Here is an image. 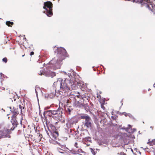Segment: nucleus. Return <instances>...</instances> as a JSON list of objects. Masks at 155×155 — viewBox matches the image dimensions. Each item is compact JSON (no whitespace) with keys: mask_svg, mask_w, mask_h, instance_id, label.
Returning a JSON list of instances; mask_svg holds the SVG:
<instances>
[{"mask_svg":"<svg viewBox=\"0 0 155 155\" xmlns=\"http://www.w3.org/2000/svg\"><path fill=\"white\" fill-rule=\"evenodd\" d=\"M57 49L54 51L55 53H57L56 56L51 60L49 64H47L46 71L41 70L40 73H38L39 75L43 74L47 77L52 78L55 75V73L51 70L60 68L62 64L63 60L65 57L67 56L68 54L65 49L63 48H57Z\"/></svg>","mask_w":155,"mask_h":155,"instance_id":"1","label":"nucleus"},{"mask_svg":"<svg viewBox=\"0 0 155 155\" xmlns=\"http://www.w3.org/2000/svg\"><path fill=\"white\" fill-rule=\"evenodd\" d=\"M53 85L59 87L60 91L62 93H65L68 91L75 89L76 88L73 81L67 79L63 82L62 79L59 78L58 79L57 81L54 82Z\"/></svg>","mask_w":155,"mask_h":155,"instance_id":"2","label":"nucleus"},{"mask_svg":"<svg viewBox=\"0 0 155 155\" xmlns=\"http://www.w3.org/2000/svg\"><path fill=\"white\" fill-rule=\"evenodd\" d=\"M52 4L50 1L44 3L43 8L45 9V11L43 12L46 14L48 16L51 17L53 15L52 11Z\"/></svg>","mask_w":155,"mask_h":155,"instance_id":"3","label":"nucleus"},{"mask_svg":"<svg viewBox=\"0 0 155 155\" xmlns=\"http://www.w3.org/2000/svg\"><path fill=\"white\" fill-rule=\"evenodd\" d=\"M76 122L74 118H71L68 120L67 123L66 124V126L68 128L72 127L73 125L75 124Z\"/></svg>","mask_w":155,"mask_h":155,"instance_id":"4","label":"nucleus"},{"mask_svg":"<svg viewBox=\"0 0 155 155\" xmlns=\"http://www.w3.org/2000/svg\"><path fill=\"white\" fill-rule=\"evenodd\" d=\"M10 130L8 129H5L3 130L2 132V134H1L2 132H0V135L2 138H4L5 137H10L9 136V134L10 133Z\"/></svg>","mask_w":155,"mask_h":155,"instance_id":"5","label":"nucleus"},{"mask_svg":"<svg viewBox=\"0 0 155 155\" xmlns=\"http://www.w3.org/2000/svg\"><path fill=\"white\" fill-rule=\"evenodd\" d=\"M16 117L15 116V115L12 116V117L11 122L13 126L14 127L13 129L15 127H16L17 126V125L18 124V123L17 121Z\"/></svg>","mask_w":155,"mask_h":155,"instance_id":"6","label":"nucleus"},{"mask_svg":"<svg viewBox=\"0 0 155 155\" xmlns=\"http://www.w3.org/2000/svg\"><path fill=\"white\" fill-rule=\"evenodd\" d=\"M91 119L90 118L88 119L85 120L84 126L87 127V128H90L91 127Z\"/></svg>","mask_w":155,"mask_h":155,"instance_id":"7","label":"nucleus"},{"mask_svg":"<svg viewBox=\"0 0 155 155\" xmlns=\"http://www.w3.org/2000/svg\"><path fill=\"white\" fill-rule=\"evenodd\" d=\"M68 98L66 97H64L61 99V102L64 105H67L68 104Z\"/></svg>","mask_w":155,"mask_h":155,"instance_id":"8","label":"nucleus"},{"mask_svg":"<svg viewBox=\"0 0 155 155\" xmlns=\"http://www.w3.org/2000/svg\"><path fill=\"white\" fill-rule=\"evenodd\" d=\"M19 108L20 109L21 114H22V112L25 111V108L24 105L22 104L21 105H19Z\"/></svg>","mask_w":155,"mask_h":155,"instance_id":"9","label":"nucleus"},{"mask_svg":"<svg viewBox=\"0 0 155 155\" xmlns=\"http://www.w3.org/2000/svg\"><path fill=\"white\" fill-rule=\"evenodd\" d=\"M51 112H52L51 114H52V115H55V117L58 116L60 114L59 111L58 110H52V111H51Z\"/></svg>","mask_w":155,"mask_h":155,"instance_id":"10","label":"nucleus"},{"mask_svg":"<svg viewBox=\"0 0 155 155\" xmlns=\"http://www.w3.org/2000/svg\"><path fill=\"white\" fill-rule=\"evenodd\" d=\"M13 109L14 110L13 112V115L12 116L15 115V116L16 117V115L19 114V111L18 110V109H15L14 107Z\"/></svg>","mask_w":155,"mask_h":155,"instance_id":"11","label":"nucleus"},{"mask_svg":"<svg viewBox=\"0 0 155 155\" xmlns=\"http://www.w3.org/2000/svg\"><path fill=\"white\" fill-rule=\"evenodd\" d=\"M81 118L82 119H84L85 120H86L90 118V117L88 115H83L81 116Z\"/></svg>","mask_w":155,"mask_h":155,"instance_id":"12","label":"nucleus"},{"mask_svg":"<svg viewBox=\"0 0 155 155\" xmlns=\"http://www.w3.org/2000/svg\"><path fill=\"white\" fill-rule=\"evenodd\" d=\"M52 111V110H49L47 111H45L44 112V114H47L49 116H51L52 115V114H51L52 112H51Z\"/></svg>","mask_w":155,"mask_h":155,"instance_id":"13","label":"nucleus"},{"mask_svg":"<svg viewBox=\"0 0 155 155\" xmlns=\"http://www.w3.org/2000/svg\"><path fill=\"white\" fill-rule=\"evenodd\" d=\"M83 106L84 107L86 111L89 110L90 108L87 104H84Z\"/></svg>","mask_w":155,"mask_h":155,"instance_id":"14","label":"nucleus"},{"mask_svg":"<svg viewBox=\"0 0 155 155\" xmlns=\"http://www.w3.org/2000/svg\"><path fill=\"white\" fill-rule=\"evenodd\" d=\"M35 93L37 95V98H38V92H42L41 90L40 89V88L38 87L36 88L35 87Z\"/></svg>","mask_w":155,"mask_h":155,"instance_id":"15","label":"nucleus"},{"mask_svg":"<svg viewBox=\"0 0 155 155\" xmlns=\"http://www.w3.org/2000/svg\"><path fill=\"white\" fill-rule=\"evenodd\" d=\"M72 108L71 107H67L66 109V111L68 112V114H70L71 111L72 110Z\"/></svg>","mask_w":155,"mask_h":155,"instance_id":"16","label":"nucleus"},{"mask_svg":"<svg viewBox=\"0 0 155 155\" xmlns=\"http://www.w3.org/2000/svg\"><path fill=\"white\" fill-rule=\"evenodd\" d=\"M148 143L152 146L153 145H155V139L151 141L148 142Z\"/></svg>","mask_w":155,"mask_h":155,"instance_id":"17","label":"nucleus"},{"mask_svg":"<svg viewBox=\"0 0 155 155\" xmlns=\"http://www.w3.org/2000/svg\"><path fill=\"white\" fill-rule=\"evenodd\" d=\"M52 143L54 144H58V145L60 146H61V148H63V147H64L63 145H62L60 144V143L57 142H54L53 143Z\"/></svg>","mask_w":155,"mask_h":155,"instance_id":"18","label":"nucleus"},{"mask_svg":"<svg viewBox=\"0 0 155 155\" xmlns=\"http://www.w3.org/2000/svg\"><path fill=\"white\" fill-rule=\"evenodd\" d=\"M6 24L8 26H10V25H12L13 24V23L12 22H10V21H7L6 22Z\"/></svg>","mask_w":155,"mask_h":155,"instance_id":"19","label":"nucleus"},{"mask_svg":"<svg viewBox=\"0 0 155 155\" xmlns=\"http://www.w3.org/2000/svg\"><path fill=\"white\" fill-rule=\"evenodd\" d=\"M124 115L126 117L128 116L131 118H133L134 117L133 116L130 114L125 113Z\"/></svg>","mask_w":155,"mask_h":155,"instance_id":"20","label":"nucleus"},{"mask_svg":"<svg viewBox=\"0 0 155 155\" xmlns=\"http://www.w3.org/2000/svg\"><path fill=\"white\" fill-rule=\"evenodd\" d=\"M91 152L93 154V155H95V154L96 153V152L92 148H90V149Z\"/></svg>","mask_w":155,"mask_h":155,"instance_id":"21","label":"nucleus"},{"mask_svg":"<svg viewBox=\"0 0 155 155\" xmlns=\"http://www.w3.org/2000/svg\"><path fill=\"white\" fill-rule=\"evenodd\" d=\"M53 134L55 136V138H56V137H57L58 136L59 134L58 132L55 131L54 132Z\"/></svg>","mask_w":155,"mask_h":155,"instance_id":"22","label":"nucleus"},{"mask_svg":"<svg viewBox=\"0 0 155 155\" xmlns=\"http://www.w3.org/2000/svg\"><path fill=\"white\" fill-rule=\"evenodd\" d=\"M63 72H64V74H65L67 76H68V77H70V76H71V74L70 73L66 72L65 71H63Z\"/></svg>","mask_w":155,"mask_h":155,"instance_id":"23","label":"nucleus"},{"mask_svg":"<svg viewBox=\"0 0 155 155\" xmlns=\"http://www.w3.org/2000/svg\"><path fill=\"white\" fill-rule=\"evenodd\" d=\"M57 149L58 150V151H59V152H60V153H63V150L62 149H60V148H57Z\"/></svg>","mask_w":155,"mask_h":155,"instance_id":"24","label":"nucleus"},{"mask_svg":"<svg viewBox=\"0 0 155 155\" xmlns=\"http://www.w3.org/2000/svg\"><path fill=\"white\" fill-rule=\"evenodd\" d=\"M71 153L74 154L77 153L76 151H74L73 150H71Z\"/></svg>","mask_w":155,"mask_h":155,"instance_id":"25","label":"nucleus"},{"mask_svg":"<svg viewBox=\"0 0 155 155\" xmlns=\"http://www.w3.org/2000/svg\"><path fill=\"white\" fill-rule=\"evenodd\" d=\"M77 152L82 153H85L84 152L82 151V150L81 149H78V150L77 151Z\"/></svg>","mask_w":155,"mask_h":155,"instance_id":"26","label":"nucleus"},{"mask_svg":"<svg viewBox=\"0 0 155 155\" xmlns=\"http://www.w3.org/2000/svg\"><path fill=\"white\" fill-rule=\"evenodd\" d=\"M2 61L5 63H6L7 61V58H5L2 59Z\"/></svg>","mask_w":155,"mask_h":155,"instance_id":"27","label":"nucleus"},{"mask_svg":"<svg viewBox=\"0 0 155 155\" xmlns=\"http://www.w3.org/2000/svg\"><path fill=\"white\" fill-rule=\"evenodd\" d=\"M38 136H39V137H40V139H41L42 137V135L40 134L39 133H38Z\"/></svg>","mask_w":155,"mask_h":155,"instance_id":"28","label":"nucleus"},{"mask_svg":"<svg viewBox=\"0 0 155 155\" xmlns=\"http://www.w3.org/2000/svg\"><path fill=\"white\" fill-rule=\"evenodd\" d=\"M0 75L1 76L0 77V78L2 79L3 77V76H4V74H3L2 73H0Z\"/></svg>","mask_w":155,"mask_h":155,"instance_id":"29","label":"nucleus"},{"mask_svg":"<svg viewBox=\"0 0 155 155\" xmlns=\"http://www.w3.org/2000/svg\"><path fill=\"white\" fill-rule=\"evenodd\" d=\"M44 127L45 128V129L46 130V133L48 135V136H49V133H48V132L47 131V130H46V127H45V124H44Z\"/></svg>","mask_w":155,"mask_h":155,"instance_id":"30","label":"nucleus"},{"mask_svg":"<svg viewBox=\"0 0 155 155\" xmlns=\"http://www.w3.org/2000/svg\"><path fill=\"white\" fill-rule=\"evenodd\" d=\"M74 145V146L76 148L79 147L78 146V143L76 142L75 143Z\"/></svg>","mask_w":155,"mask_h":155,"instance_id":"31","label":"nucleus"},{"mask_svg":"<svg viewBox=\"0 0 155 155\" xmlns=\"http://www.w3.org/2000/svg\"><path fill=\"white\" fill-rule=\"evenodd\" d=\"M81 97V96L79 95H77V96L76 97V101H77L76 97L77 98H80Z\"/></svg>","mask_w":155,"mask_h":155,"instance_id":"32","label":"nucleus"},{"mask_svg":"<svg viewBox=\"0 0 155 155\" xmlns=\"http://www.w3.org/2000/svg\"><path fill=\"white\" fill-rule=\"evenodd\" d=\"M101 107L104 110L105 107H104V105L103 104H101Z\"/></svg>","mask_w":155,"mask_h":155,"instance_id":"33","label":"nucleus"},{"mask_svg":"<svg viewBox=\"0 0 155 155\" xmlns=\"http://www.w3.org/2000/svg\"><path fill=\"white\" fill-rule=\"evenodd\" d=\"M34 54V52L33 51H32L30 53V55L31 56L33 55Z\"/></svg>","mask_w":155,"mask_h":155,"instance_id":"34","label":"nucleus"},{"mask_svg":"<svg viewBox=\"0 0 155 155\" xmlns=\"http://www.w3.org/2000/svg\"><path fill=\"white\" fill-rule=\"evenodd\" d=\"M45 124H46V126H47V127L48 128V124H47V121L46 120Z\"/></svg>","mask_w":155,"mask_h":155,"instance_id":"35","label":"nucleus"},{"mask_svg":"<svg viewBox=\"0 0 155 155\" xmlns=\"http://www.w3.org/2000/svg\"><path fill=\"white\" fill-rule=\"evenodd\" d=\"M122 129H125L126 130H127V128H125L124 127H123L121 128Z\"/></svg>","mask_w":155,"mask_h":155,"instance_id":"36","label":"nucleus"},{"mask_svg":"<svg viewBox=\"0 0 155 155\" xmlns=\"http://www.w3.org/2000/svg\"><path fill=\"white\" fill-rule=\"evenodd\" d=\"M65 149H68V150H69V151H68V152L71 153V150H70L69 149H68V148H65Z\"/></svg>","mask_w":155,"mask_h":155,"instance_id":"37","label":"nucleus"},{"mask_svg":"<svg viewBox=\"0 0 155 155\" xmlns=\"http://www.w3.org/2000/svg\"><path fill=\"white\" fill-rule=\"evenodd\" d=\"M119 155H126L124 153H121Z\"/></svg>","mask_w":155,"mask_h":155,"instance_id":"38","label":"nucleus"},{"mask_svg":"<svg viewBox=\"0 0 155 155\" xmlns=\"http://www.w3.org/2000/svg\"><path fill=\"white\" fill-rule=\"evenodd\" d=\"M58 122H55L54 124V125H55V126H56V124H57L58 123Z\"/></svg>","mask_w":155,"mask_h":155,"instance_id":"39","label":"nucleus"},{"mask_svg":"<svg viewBox=\"0 0 155 155\" xmlns=\"http://www.w3.org/2000/svg\"><path fill=\"white\" fill-rule=\"evenodd\" d=\"M128 126H129V127H130V128H131V126L129 124V125H128Z\"/></svg>","mask_w":155,"mask_h":155,"instance_id":"40","label":"nucleus"},{"mask_svg":"<svg viewBox=\"0 0 155 155\" xmlns=\"http://www.w3.org/2000/svg\"><path fill=\"white\" fill-rule=\"evenodd\" d=\"M153 87H154L155 88V83H154V84H153Z\"/></svg>","mask_w":155,"mask_h":155,"instance_id":"41","label":"nucleus"},{"mask_svg":"<svg viewBox=\"0 0 155 155\" xmlns=\"http://www.w3.org/2000/svg\"><path fill=\"white\" fill-rule=\"evenodd\" d=\"M22 120H21V121H20V124H22V121H21Z\"/></svg>","mask_w":155,"mask_h":155,"instance_id":"42","label":"nucleus"},{"mask_svg":"<svg viewBox=\"0 0 155 155\" xmlns=\"http://www.w3.org/2000/svg\"><path fill=\"white\" fill-rule=\"evenodd\" d=\"M146 6H147L148 7H149V6L148 5H146Z\"/></svg>","mask_w":155,"mask_h":155,"instance_id":"43","label":"nucleus"},{"mask_svg":"<svg viewBox=\"0 0 155 155\" xmlns=\"http://www.w3.org/2000/svg\"><path fill=\"white\" fill-rule=\"evenodd\" d=\"M8 107L10 108V109H11V107Z\"/></svg>","mask_w":155,"mask_h":155,"instance_id":"44","label":"nucleus"},{"mask_svg":"<svg viewBox=\"0 0 155 155\" xmlns=\"http://www.w3.org/2000/svg\"><path fill=\"white\" fill-rule=\"evenodd\" d=\"M13 98L14 99V101H15V100H16V99L15 98H14V97Z\"/></svg>","mask_w":155,"mask_h":155,"instance_id":"45","label":"nucleus"},{"mask_svg":"<svg viewBox=\"0 0 155 155\" xmlns=\"http://www.w3.org/2000/svg\"><path fill=\"white\" fill-rule=\"evenodd\" d=\"M150 90V89L149 88V89H148V91H149Z\"/></svg>","mask_w":155,"mask_h":155,"instance_id":"46","label":"nucleus"},{"mask_svg":"<svg viewBox=\"0 0 155 155\" xmlns=\"http://www.w3.org/2000/svg\"><path fill=\"white\" fill-rule=\"evenodd\" d=\"M65 139H66V140H67V137H66V138H65Z\"/></svg>","mask_w":155,"mask_h":155,"instance_id":"47","label":"nucleus"},{"mask_svg":"<svg viewBox=\"0 0 155 155\" xmlns=\"http://www.w3.org/2000/svg\"><path fill=\"white\" fill-rule=\"evenodd\" d=\"M24 56V55H23L22 56V57H23V56Z\"/></svg>","mask_w":155,"mask_h":155,"instance_id":"48","label":"nucleus"},{"mask_svg":"<svg viewBox=\"0 0 155 155\" xmlns=\"http://www.w3.org/2000/svg\"><path fill=\"white\" fill-rule=\"evenodd\" d=\"M55 94V93H54V94H53V95H54Z\"/></svg>","mask_w":155,"mask_h":155,"instance_id":"49","label":"nucleus"},{"mask_svg":"<svg viewBox=\"0 0 155 155\" xmlns=\"http://www.w3.org/2000/svg\"><path fill=\"white\" fill-rule=\"evenodd\" d=\"M55 94V93H54V94H53V95H54Z\"/></svg>","mask_w":155,"mask_h":155,"instance_id":"50","label":"nucleus"},{"mask_svg":"<svg viewBox=\"0 0 155 155\" xmlns=\"http://www.w3.org/2000/svg\"><path fill=\"white\" fill-rule=\"evenodd\" d=\"M55 94V93H54V94H53V95H54Z\"/></svg>","mask_w":155,"mask_h":155,"instance_id":"51","label":"nucleus"},{"mask_svg":"<svg viewBox=\"0 0 155 155\" xmlns=\"http://www.w3.org/2000/svg\"><path fill=\"white\" fill-rule=\"evenodd\" d=\"M134 130H136V129H134Z\"/></svg>","mask_w":155,"mask_h":155,"instance_id":"52","label":"nucleus"},{"mask_svg":"<svg viewBox=\"0 0 155 155\" xmlns=\"http://www.w3.org/2000/svg\"><path fill=\"white\" fill-rule=\"evenodd\" d=\"M79 154V155H81V154Z\"/></svg>","mask_w":155,"mask_h":155,"instance_id":"53","label":"nucleus"},{"mask_svg":"<svg viewBox=\"0 0 155 155\" xmlns=\"http://www.w3.org/2000/svg\"><path fill=\"white\" fill-rule=\"evenodd\" d=\"M134 155H137L136 154H134Z\"/></svg>","mask_w":155,"mask_h":155,"instance_id":"54","label":"nucleus"},{"mask_svg":"<svg viewBox=\"0 0 155 155\" xmlns=\"http://www.w3.org/2000/svg\"><path fill=\"white\" fill-rule=\"evenodd\" d=\"M36 132H37V130H36Z\"/></svg>","mask_w":155,"mask_h":155,"instance_id":"55","label":"nucleus"},{"mask_svg":"<svg viewBox=\"0 0 155 155\" xmlns=\"http://www.w3.org/2000/svg\"><path fill=\"white\" fill-rule=\"evenodd\" d=\"M45 119H46V118H45Z\"/></svg>","mask_w":155,"mask_h":155,"instance_id":"56","label":"nucleus"},{"mask_svg":"<svg viewBox=\"0 0 155 155\" xmlns=\"http://www.w3.org/2000/svg\"><path fill=\"white\" fill-rule=\"evenodd\" d=\"M150 128H152V127L151 126L150 127Z\"/></svg>","mask_w":155,"mask_h":155,"instance_id":"57","label":"nucleus"}]
</instances>
